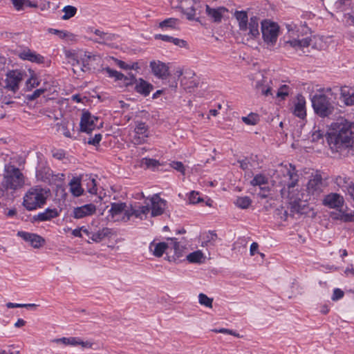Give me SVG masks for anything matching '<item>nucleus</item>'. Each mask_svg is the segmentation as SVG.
Wrapping results in <instances>:
<instances>
[{"label":"nucleus","instance_id":"obj_1","mask_svg":"<svg viewBox=\"0 0 354 354\" xmlns=\"http://www.w3.org/2000/svg\"><path fill=\"white\" fill-rule=\"evenodd\" d=\"M335 132L328 133L327 142L333 152L341 153L354 144V123L344 120Z\"/></svg>","mask_w":354,"mask_h":354},{"label":"nucleus","instance_id":"obj_2","mask_svg":"<svg viewBox=\"0 0 354 354\" xmlns=\"http://www.w3.org/2000/svg\"><path fill=\"white\" fill-rule=\"evenodd\" d=\"M25 185V176L19 168L12 163L4 166L2 187L6 190L16 191Z\"/></svg>","mask_w":354,"mask_h":354},{"label":"nucleus","instance_id":"obj_3","mask_svg":"<svg viewBox=\"0 0 354 354\" xmlns=\"http://www.w3.org/2000/svg\"><path fill=\"white\" fill-rule=\"evenodd\" d=\"M50 190L36 185L30 187L24 196L23 205L28 211L41 208L46 203Z\"/></svg>","mask_w":354,"mask_h":354},{"label":"nucleus","instance_id":"obj_4","mask_svg":"<svg viewBox=\"0 0 354 354\" xmlns=\"http://www.w3.org/2000/svg\"><path fill=\"white\" fill-rule=\"evenodd\" d=\"M234 16L239 23V28L241 31L245 32L248 30V35L251 39H255L259 36V18L257 17H252L248 21V13L244 10H236Z\"/></svg>","mask_w":354,"mask_h":354},{"label":"nucleus","instance_id":"obj_5","mask_svg":"<svg viewBox=\"0 0 354 354\" xmlns=\"http://www.w3.org/2000/svg\"><path fill=\"white\" fill-rule=\"evenodd\" d=\"M277 174L281 178L280 183L287 187L288 189L297 185L299 175L295 165L291 163L279 165Z\"/></svg>","mask_w":354,"mask_h":354},{"label":"nucleus","instance_id":"obj_6","mask_svg":"<svg viewBox=\"0 0 354 354\" xmlns=\"http://www.w3.org/2000/svg\"><path fill=\"white\" fill-rule=\"evenodd\" d=\"M139 214L131 205L128 206L125 202H112V222H127L131 216L139 217Z\"/></svg>","mask_w":354,"mask_h":354},{"label":"nucleus","instance_id":"obj_7","mask_svg":"<svg viewBox=\"0 0 354 354\" xmlns=\"http://www.w3.org/2000/svg\"><path fill=\"white\" fill-rule=\"evenodd\" d=\"M315 113L321 118L328 117L333 113L334 106L330 99L324 94H315L311 98Z\"/></svg>","mask_w":354,"mask_h":354},{"label":"nucleus","instance_id":"obj_8","mask_svg":"<svg viewBox=\"0 0 354 354\" xmlns=\"http://www.w3.org/2000/svg\"><path fill=\"white\" fill-rule=\"evenodd\" d=\"M261 28L263 41L268 45L274 46L277 40L279 32L278 24L264 20L261 22Z\"/></svg>","mask_w":354,"mask_h":354},{"label":"nucleus","instance_id":"obj_9","mask_svg":"<svg viewBox=\"0 0 354 354\" xmlns=\"http://www.w3.org/2000/svg\"><path fill=\"white\" fill-rule=\"evenodd\" d=\"M24 73L19 70L8 71L6 74L3 88L12 91L14 93H17L19 88V84L24 80Z\"/></svg>","mask_w":354,"mask_h":354},{"label":"nucleus","instance_id":"obj_10","mask_svg":"<svg viewBox=\"0 0 354 354\" xmlns=\"http://www.w3.org/2000/svg\"><path fill=\"white\" fill-rule=\"evenodd\" d=\"M325 187L322 175L319 171L313 174L309 179L306 190L309 195L314 198L318 197L323 192Z\"/></svg>","mask_w":354,"mask_h":354},{"label":"nucleus","instance_id":"obj_11","mask_svg":"<svg viewBox=\"0 0 354 354\" xmlns=\"http://www.w3.org/2000/svg\"><path fill=\"white\" fill-rule=\"evenodd\" d=\"M178 7L182 12L187 16L188 20H196L198 21V18H195L196 11L201 7V2L194 0H181Z\"/></svg>","mask_w":354,"mask_h":354},{"label":"nucleus","instance_id":"obj_12","mask_svg":"<svg viewBox=\"0 0 354 354\" xmlns=\"http://www.w3.org/2000/svg\"><path fill=\"white\" fill-rule=\"evenodd\" d=\"M98 120V118L92 115L88 111H83L80 123V131L86 133H91L98 127L97 124Z\"/></svg>","mask_w":354,"mask_h":354},{"label":"nucleus","instance_id":"obj_13","mask_svg":"<svg viewBox=\"0 0 354 354\" xmlns=\"http://www.w3.org/2000/svg\"><path fill=\"white\" fill-rule=\"evenodd\" d=\"M130 85H134V90L136 93L144 97L148 96L153 89V86L142 78H136L135 75H131Z\"/></svg>","mask_w":354,"mask_h":354},{"label":"nucleus","instance_id":"obj_14","mask_svg":"<svg viewBox=\"0 0 354 354\" xmlns=\"http://www.w3.org/2000/svg\"><path fill=\"white\" fill-rule=\"evenodd\" d=\"M153 75L160 80H166L170 75L169 66L160 60H153L149 63Z\"/></svg>","mask_w":354,"mask_h":354},{"label":"nucleus","instance_id":"obj_15","mask_svg":"<svg viewBox=\"0 0 354 354\" xmlns=\"http://www.w3.org/2000/svg\"><path fill=\"white\" fill-rule=\"evenodd\" d=\"M312 39L310 37H307L302 39H291L286 41L283 45V47L286 50H289L291 48L295 51H301L302 53H305L304 49L308 48L311 44Z\"/></svg>","mask_w":354,"mask_h":354},{"label":"nucleus","instance_id":"obj_16","mask_svg":"<svg viewBox=\"0 0 354 354\" xmlns=\"http://www.w3.org/2000/svg\"><path fill=\"white\" fill-rule=\"evenodd\" d=\"M344 203V197L337 193H330L326 195L322 200L323 205L330 209L342 208Z\"/></svg>","mask_w":354,"mask_h":354},{"label":"nucleus","instance_id":"obj_17","mask_svg":"<svg viewBox=\"0 0 354 354\" xmlns=\"http://www.w3.org/2000/svg\"><path fill=\"white\" fill-rule=\"evenodd\" d=\"M68 63L72 66L73 73L77 76H81L82 73H86V64L84 55L79 59L77 55L73 53L67 55Z\"/></svg>","mask_w":354,"mask_h":354},{"label":"nucleus","instance_id":"obj_18","mask_svg":"<svg viewBox=\"0 0 354 354\" xmlns=\"http://www.w3.org/2000/svg\"><path fill=\"white\" fill-rule=\"evenodd\" d=\"M17 236L22 238L25 241L30 243L35 248H39L45 242L44 238L34 233L19 231Z\"/></svg>","mask_w":354,"mask_h":354},{"label":"nucleus","instance_id":"obj_19","mask_svg":"<svg viewBox=\"0 0 354 354\" xmlns=\"http://www.w3.org/2000/svg\"><path fill=\"white\" fill-rule=\"evenodd\" d=\"M151 216H157L163 214L166 207V201L161 198L158 194H154L151 198Z\"/></svg>","mask_w":354,"mask_h":354},{"label":"nucleus","instance_id":"obj_20","mask_svg":"<svg viewBox=\"0 0 354 354\" xmlns=\"http://www.w3.org/2000/svg\"><path fill=\"white\" fill-rule=\"evenodd\" d=\"M18 57L23 60H27L33 63L43 64L44 62V57L42 55L37 54L28 48L19 52Z\"/></svg>","mask_w":354,"mask_h":354},{"label":"nucleus","instance_id":"obj_21","mask_svg":"<svg viewBox=\"0 0 354 354\" xmlns=\"http://www.w3.org/2000/svg\"><path fill=\"white\" fill-rule=\"evenodd\" d=\"M95 205L90 203L77 207L73 209V217L79 219L93 214L95 212Z\"/></svg>","mask_w":354,"mask_h":354},{"label":"nucleus","instance_id":"obj_22","mask_svg":"<svg viewBox=\"0 0 354 354\" xmlns=\"http://www.w3.org/2000/svg\"><path fill=\"white\" fill-rule=\"evenodd\" d=\"M85 64H86V71L92 72L95 71L103 70L101 68V58L99 56L96 55H84Z\"/></svg>","mask_w":354,"mask_h":354},{"label":"nucleus","instance_id":"obj_23","mask_svg":"<svg viewBox=\"0 0 354 354\" xmlns=\"http://www.w3.org/2000/svg\"><path fill=\"white\" fill-rule=\"evenodd\" d=\"M206 13L215 23H220L223 15L228 10L225 7L221 6L216 8H212L208 5H205Z\"/></svg>","mask_w":354,"mask_h":354},{"label":"nucleus","instance_id":"obj_24","mask_svg":"<svg viewBox=\"0 0 354 354\" xmlns=\"http://www.w3.org/2000/svg\"><path fill=\"white\" fill-rule=\"evenodd\" d=\"M261 79L257 80L254 84V87L257 92L261 93V95L265 96L272 95L271 87L268 84L267 78L263 75H260Z\"/></svg>","mask_w":354,"mask_h":354},{"label":"nucleus","instance_id":"obj_25","mask_svg":"<svg viewBox=\"0 0 354 354\" xmlns=\"http://www.w3.org/2000/svg\"><path fill=\"white\" fill-rule=\"evenodd\" d=\"M293 114L301 119H304L306 116V100L301 95H297V102L293 109Z\"/></svg>","mask_w":354,"mask_h":354},{"label":"nucleus","instance_id":"obj_26","mask_svg":"<svg viewBox=\"0 0 354 354\" xmlns=\"http://www.w3.org/2000/svg\"><path fill=\"white\" fill-rule=\"evenodd\" d=\"M59 214L56 209L47 208L43 212L33 216L32 221H46L58 216Z\"/></svg>","mask_w":354,"mask_h":354},{"label":"nucleus","instance_id":"obj_27","mask_svg":"<svg viewBox=\"0 0 354 354\" xmlns=\"http://www.w3.org/2000/svg\"><path fill=\"white\" fill-rule=\"evenodd\" d=\"M168 248V244L165 242L155 243L154 241H152L149 245V250L153 252V254L156 257H162Z\"/></svg>","mask_w":354,"mask_h":354},{"label":"nucleus","instance_id":"obj_28","mask_svg":"<svg viewBox=\"0 0 354 354\" xmlns=\"http://www.w3.org/2000/svg\"><path fill=\"white\" fill-rule=\"evenodd\" d=\"M340 97L346 106L354 105V93H351L347 86H343L340 89Z\"/></svg>","mask_w":354,"mask_h":354},{"label":"nucleus","instance_id":"obj_29","mask_svg":"<svg viewBox=\"0 0 354 354\" xmlns=\"http://www.w3.org/2000/svg\"><path fill=\"white\" fill-rule=\"evenodd\" d=\"M94 34L97 37L91 39L95 42L106 44V42L111 39V34L109 32H104L98 29H95L94 30Z\"/></svg>","mask_w":354,"mask_h":354},{"label":"nucleus","instance_id":"obj_30","mask_svg":"<svg viewBox=\"0 0 354 354\" xmlns=\"http://www.w3.org/2000/svg\"><path fill=\"white\" fill-rule=\"evenodd\" d=\"M70 185L71 192L75 196H80L82 194L83 189L78 178H73L70 183Z\"/></svg>","mask_w":354,"mask_h":354},{"label":"nucleus","instance_id":"obj_31","mask_svg":"<svg viewBox=\"0 0 354 354\" xmlns=\"http://www.w3.org/2000/svg\"><path fill=\"white\" fill-rule=\"evenodd\" d=\"M307 208L305 205H301V201H294L290 203V212L292 214H305L306 213V209Z\"/></svg>","mask_w":354,"mask_h":354},{"label":"nucleus","instance_id":"obj_32","mask_svg":"<svg viewBox=\"0 0 354 354\" xmlns=\"http://www.w3.org/2000/svg\"><path fill=\"white\" fill-rule=\"evenodd\" d=\"M131 75L132 73H129L128 76H125L124 74H122L120 72H118L115 70L112 69V77H115V80H121L122 81L123 84L126 86H130V84L129 82H131Z\"/></svg>","mask_w":354,"mask_h":354},{"label":"nucleus","instance_id":"obj_33","mask_svg":"<svg viewBox=\"0 0 354 354\" xmlns=\"http://www.w3.org/2000/svg\"><path fill=\"white\" fill-rule=\"evenodd\" d=\"M178 24V19L176 18H168L161 21L159 24V28H172L176 29Z\"/></svg>","mask_w":354,"mask_h":354},{"label":"nucleus","instance_id":"obj_34","mask_svg":"<svg viewBox=\"0 0 354 354\" xmlns=\"http://www.w3.org/2000/svg\"><path fill=\"white\" fill-rule=\"evenodd\" d=\"M252 203V200L249 196H239L236 199L234 204L241 209L248 208Z\"/></svg>","mask_w":354,"mask_h":354},{"label":"nucleus","instance_id":"obj_35","mask_svg":"<svg viewBox=\"0 0 354 354\" xmlns=\"http://www.w3.org/2000/svg\"><path fill=\"white\" fill-rule=\"evenodd\" d=\"M268 183V178L263 174H257L254 176L253 179L250 181V184L252 186H259V188L262 187V185H266Z\"/></svg>","mask_w":354,"mask_h":354},{"label":"nucleus","instance_id":"obj_36","mask_svg":"<svg viewBox=\"0 0 354 354\" xmlns=\"http://www.w3.org/2000/svg\"><path fill=\"white\" fill-rule=\"evenodd\" d=\"M62 11L64 15L62 17L63 20H68L74 17L77 11V9L73 6H66L63 8Z\"/></svg>","mask_w":354,"mask_h":354},{"label":"nucleus","instance_id":"obj_37","mask_svg":"<svg viewBox=\"0 0 354 354\" xmlns=\"http://www.w3.org/2000/svg\"><path fill=\"white\" fill-rule=\"evenodd\" d=\"M203 258V254L200 250L193 252L187 256V259L190 263H201Z\"/></svg>","mask_w":354,"mask_h":354},{"label":"nucleus","instance_id":"obj_38","mask_svg":"<svg viewBox=\"0 0 354 354\" xmlns=\"http://www.w3.org/2000/svg\"><path fill=\"white\" fill-rule=\"evenodd\" d=\"M259 120V115L254 113H250L248 115L242 117V121L248 125H255Z\"/></svg>","mask_w":354,"mask_h":354},{"label":"nucleus","instance_id":"obj_39","mask_svg":"<svg viewBox=\"0 0 354 354\" xmlns=\"http://www.w3.org/2000/svg\"><path fill=\"white\" fill-rule=\"evenodd\" d=\"M136 124L135 134L147 135L148 127L145 122L138 121Z\"/></svg>","mask_w":354,"mask_h":354},{"label":"nucleus","instance_id":"obj_40","mask_svg":"<svg viewBox=\"0 0 354 354\" xmlns=\"http://www.w3.org/2000/svg\"><path fill=\"white\" fill-rule=\"evenodd\" d=\"M198 301L200 304L205 306L208 308L212 307L213 299L208 297L206 295L203 293H200L198 295Z\"/></svg>","mask_w":354,"mask_h":354},{"label":"nucleus","instance_id":"obj_41","mask_svg":"<svg viewBox=\"0 0 354 354\" xmlns=\"http://www.w3.org/2000/svg\"><path fill=\"white\" fill-rule=\"evenodd\" d=\"M52 342L57 344L62 343L64 345L75 346V337H74L54 339Z\"/></svg>","mask_w":354,"mask_h":354},{"label":"nucleus","instance_id":"obj_42","mask_svg":"<svg viewBox=\"0 0 354 354\" xmlns=\"http://www.w3.org/2000/svg\"><path fill=\"white\" fill-rule=\"evenodd\" d=\"M57 131L62 132V134L66 138H72L68 126L65 123L57 124Z\"/></svg>","mask_w":354,"mask_h":354},{"label":"nucleus","instance_id":"obj_43","mask_svg":"<svg viewBox=\"0 0 354 354\" xmlns=\"http://www.w3.org/2000/svg\"><path fill=\"white\" fill-rule=\"evenodd\" d=\"M48 32L49 33L57 35L60 39H64L71 35L70 32L67 31L59 30L54 28H48Z\"/></svg>","mask_w":354,"mask_h":354},{"label":"nucleus","instance_id":"obj_44","mask_svg":"<svg viewBox=\"0 0 354 354\" xmlns=\"http://www.w3.org/2000/svg\"><path fill=\"white\" fill-rule=\"evenodd\" d=\"M270 189L269 187L264 186L259 188V192L257 193V195L261 198H267L270 195Z\"/></svg>","mask_w":354,"mask_h":354},{"label":"nucleus","instance_id":"obj_45","mask_svg":"<svg viewBox=\"0 0 354 354\" xmlns=\"http://www.w3.org/2000/svg\"><path fill=\"white\" fill-rule=\"evenodd\" d=\"M288 86L283 84L282 85L277 93V96L285 99L288 95Z\"/></svg>","mask_w":354,"mask_h":354},{"label":"nucleus","instance_id":"obj_46","mask_svg":"<svg viewBox=\"0 0 354 354\" xmlns=\"http://www.w3.org/2000/svg\"><path fill=\"white\" fill-rule=\"evenodd\" d=\"M198 192L192 191L189 196V201L190 203L196 204L203 201V199L198 196Z\"/></svg>","mask_w":354,"mask_h":354},{"label":"nucleus","instance_id":"obj_47","mask_svg":"<svg viewBox=\"0 0 354 354\" xmlns=\"http://www.w3.org/2000/svg\"><path fill=\"white\" fill-rule=\"evenodd\" d=\"M171 167L178 171L180 172L183 175H185V167L181 162L174 161L171 163Z\"/></svg>","mask_w":354,"mask_h":354},{"label":"nucleus","instance_id":"obj_48","mask_svg":"<svg viewBox=\"0 0 354 354\" xmlns=\"http://www.w3.org/2000/svg\"><path fill=\"white\" fill-rule=\"evenodd\" d=\"M205 241L211 245H214V242L217 239V234L214 231H209L206 235Z\"/></svg>","mask_w":354,"mask_h":354},{"label":"nucleus","instance_id":"obj_49","mask_svg":"<svg viewBox=\"0 0 354 354\" xmlns=\"http://www.w3.org/2000/svg\"><path fill=\"white\" fill-rule=\"evenodd\" d=\"M44 91L45 90L42 88L36 89L32 94L28 95L26 98L30 101L35 100L38 97H39Z\"/></svg>","mask_w":354,"mask_h":354},{"label":"nucleus","instance_id":"obj_50","mask_svg":"<svg viewBox=\"0 0 354 354\" xmlns=\"http://www.w3.org/2000/svg\"><path fill=\"white\" fill-rule=\"evenodd\" d=\"M148 135H138L135 134L132 138V141L135 145H140L145 141V138H147Z\"/></svg>","mask_w":354,"mask_h":354},{"label":"nucleus","instance_id":"obj_51","mask_svg":"<svg viewBox=\"0 0 354 354\" xmlns=\"http://www.w3.org/2000/svg\"><path fill=\"white\" fill-rule=\"evenodd\" d=\"M170 239L171 241H174V242L173 243V249H174V254L178 257H179L180 256H181L182 248H181L179 243L176 241V239L171 238Z\"/></svg>","mask_w":354,"mask_h":354},{"label":"nucleus","instance_id":"obj_52","mask_svg":"<svg viewBox=\"0 0 354 354\" xmlns=\"http://www.w3.org/2000/svg\"><path fill=\"white\" fill-rule=\"evenodd\" d=\"M344 291H342L339 288H335L333 290V294L331 299L333 301H337L338 299H342L344 297Z\"/></svg>","mask_w":354,"mask_h":354},{"label":"nucleus","instance_id":"obj_53","mask_svg":"<svg viewBox=\"0 0 354 354\" xmlns=\"http://www.w3.org/2000/svg\"><path fill=\"white\" fill-rule=\"evenodd\" d=\"M112 61L120 68L124 70H129V64H126L124 62L112 57Z\"/></svg>","mask_w":354,"mask_h":354},{"label":"nucleus","instance_id":"obj_54","mask_svg":"<svg viewBox=\"0 0 354 354\" xmlns=\"http://www.w3.org/2000/svg\"><path fill=\"white\" fill-rule=\"evenodd\" d=\"M39 82L37 80L33 77H31L26 81V86L28 90L32 89V88L37 86L39 85Z\"/></svg>","mask_w":354,"mask_h":354},{"label":"nucleus","instance_id":"obj_55","mask_svg":"<svg viewBox=\"0 0 354 354\" xmlns=\"http://www.w3.org/2000/svg\"><path fill=\"white\" fill-rule=\"evenodd\" d=\"M102 139V135L100 133H96L94 138H91L87 141L88 145H96L99 144Z\"/></svg>","mask_w":354,"mask_h":354},{"label":"nucleus","instance_id":"obj_56","mask_svg":"<svg viewBox=\"0 0 354 354\" xmlns=\"http://www.w3.org/2000/svg\"><path fill=\"white\" fill-rule=\"evenodd\" d=\"M76 345H81L84 348H91L93 346V343L90 342H84L82 341L80 339L75 337V346Z\"/></svg>","mask_w":354,"mask_h":354},{"label":"nucleus","instance_id":"obj_57","mask_svg":"<svg viewBox=\"0 0 354 354\" xmlns=\"http://www.w3.org/2000/svg\"><path fill=\"white\" fill-rule=\"evenodd\" d=\"M154 38L156 39H161V40H162L164 41H167V42H171V41H172V39H173V37L166 35H161V34L155 35Z\"/></svg>","mask_w":354,"mask_h":354},{"label":"nucleus","instance_id":"obj_58","mask_svg":"<svg viewBox=\"0 0 354 354\" xmlns=\"http://www.w3.org/2000/svg\"><path fill=\"white\" fill-rule=\"evenodd\" d=\"M342 220L344 222H353L354 221V214L344 213L342 216Z\"/></svg>","mask_w":354,"mask_h":354},{"label":"nucleus","instance_id":"obj_59","mask_svg":"<svg viewBox=\"0 0 354 354\" xmlns=\"http://www.w3.org/2000/svg\"><path fill=\"white\" fill-rule=\"evenodd\" d=\"M323 139V133L321 131H315L312 135V140L314 142H318L319 140Z\"/></svg>","mask_w":354,"mask_h":354},{"label":"nucleus","instance_id":"obj_60","mask_svg":"<svg viewBox=\"0 0 354 354\" xmlns=\"http://www.w3.org/2000/svg\"><path fill=\"white\" fill-rule=\"evenodd\" d=\"M171 42L173 43L174 45L178 46L180 47H185L187 45L186 41L178 38L173 37L172 41Z\"/></svg>","mask_w":354,"mask_h":354},{"label":"nucleus","instance_id":"obj_61","mask_svg":"<svg viewBox=\"0 0 354 354\" xmlns=\"http://www.w3.org/2000/svg\"><path fill=\"white\" fill-rule=\"evenodd\" d=\"M349 0H337L335 3L336 9L342 10L343 7L346 5Z\"/></svg>","mask_w":354,"mask_h":354},{"label":"nucleus","instance_id":"obj_62","mask_svg":"<svg viewBox=\"0 0 354 354\" xmlns=\"http://www.w3.org/2000/svg\"><path fill=\"white\" fill-rule=\"evenodd\" d=\"M12 2L15 8L18 10H21L25 4V0H12Z\"/></svg>","mask_w":354,"mask_h":354},{"label":"nucleus","instance_id":"obj_63","mask_svg":"<svg viewBox=\"0 0 354 354\" xmlns=\"http://www.w3.org/2000/svg\"><path fill=\"white\" fill-rule=\"evenodd\" d=\"M149 207L148 205L142 206L139 208V209H135V212H138L140 213L139 216H141V214H147L149 212Z\"/></svg>","mask_w":354,"mask_h":354},{"label":"nucleus","instance_id":"obj_64","mask_svg":"<svg viewBox=\"0 0 354 354\" xmlns=\"http://www.w3.org/2000/svg\"><path fill=\"white\" fill-rule=\"evenodd\" d=\"M347 193L351 196V198L354 201V183H352L348 187Z\"/></svg>","mask_w":354,"mask_h":354}]
</instances>
